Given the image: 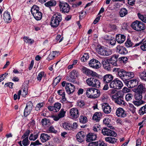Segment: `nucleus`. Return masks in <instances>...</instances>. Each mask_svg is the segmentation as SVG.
Wrapping results in <instances>:
<instances>
[{
  "label": "nucleus",
  "instance_id": "obj_61",
  "mask_svg": "<svg viewBox=\"0 0 146 146\" xmlns=\"http://www.w3.org/2000/svg\"><path fill=\"white\" fill-rule=\"evenodd\" d=\"M56 51H53L52 54H50L47 58L48 60H51L53 59L55 56L54 53H56Z\"/></svg>",
  "mask_w": 146,
  "mask_h": 146
},
{
  "label": "nucleus",
  "instance_id": "obj_25",
  "mask_svg": "<svg viewBox=\"0 0 146 146\" xmlns=\"http://www.w3.org/2000/svg\"><path fill=\"white\" fill-rule=\"evenodd\" d=\"M145 88L142 84H140L136 88H134V91L135 92L143 93L145 91Z\"/></svg>",
  "mask_w": 146,
  "mask_h": 146
},
{
  "label": "nucleus",
  "instance_id": "obj_59",
  "mask_svg": "<svg viewBox=\"0 0 146 146\" xmlns=\"http://www.w3.org/2000/svg\"><path fill=\"white\" fill-rule=\"evenodd\" d=\"M48 130L49 132L52 133H56L57 132V131L55 130L54 127L52 126L49 128Z\"/></svg>",
  "mask_w": 146,
  "mask_h": 146
},
{
  "label": "nucleus",
  "instance_id": "obj_46",
  "mask_svg": "<svg viewBox=\"0 0 146 146\" xmlns=\"http://www.w3.org/2000/svg\"><path fill=\"white\" fill-rule=\"evenodd\" d=\"M22 141V143L24 146L28 145L30 143V141L28 140V138L27 137L23 138Z\"/></svg>",
  "mask_w": 146,
  "mask_h": 146
},
{
  "label": "nucleus",
  "instance_id": "obj_60",
  "mask_svg": "<svg viewBox=\"0 0 146 146\" xmlns=\"http://www.w3.org/2000/svg\"><path fill=\"white\" fill-rule=\"evenodd\" d=\"M90 76H92V77H93V78H94L97 77H98L100 78L99 76H99L96 72H94L93 71H92Z\"/></svg>",
  "mask_w": 146,
  "mask_h": 146
},
{
  "label": "nucleus",
  "instance_id": "obj_31",
  "mask_svg": "<svg viewBox=\"0 0 146 146\" xmlns=\"http://www.w3.org/2000/svg\"><path fill=\"white\" fill-rule=\"evenodd\" d=\"M92 71L84 67H83L82 68V71L83 73L88 76H90Z\"/></svg>",
  "mask_w": 146,
  "mask_h": 146
},
{
  "label": "nucleus",
  "instance_id": "obj_5",
  "mask_svg": "<svg viewBox=\"0 0 146 146\" xmlns=\"http://www.w3.org/2000/svg\"><path fill=\"white\" fill-rule=\"evenodd\" d=\"M131 27L135 30L137 31L143 30L145 29V25L141 21H136L132 23Z\"/></svg>",
  "mask_w": 146,
  "mask_h": 146
},
{
  "label": "nucleus",
  "instance_id": "obj_7",
  "mask_svg": "<svg viewBox=\"0 0 146 146\" xmlns=\"http://www.w3.org/2000/svg\"><path fill=\"white\" fill-rule=\"evenodd\" d=\"M110 86L111 88L119 89L122 87L123 84L121 81L117 79H115L111 82Z\"/></svg>",
  "mask_w": 146,
  "mask_h": 146
},
{
  "label": "nucleus",
  "instance_id": "obj_33",
  "mask_svg": "<svg viewBox=\"0 0 146 146\" xmlns=\"http://www.w3.org/2000/svg\"><path fill=\"white\" fill-rule=\"evenodd\" d=\"M56 4V2L55 0H51L45 3V5L48 7L54 6Z\"/></svg>",
  "mask_w": 146,
  "mask_h": 146
},
{
  "label": "nucleus",
  "instance_id": "obj_32",
  "mask_svg": "<svg viewBox=\"0 0 146 146\" xmlns=\"http://www.w3.org/2000/svg\"><path fill=\"white\" fill-rule=\"evenodd\" d=\"M145 113H146V104L142 107L139 111V113L141 115H143Z\"/></svg>",
  "mask_w": 146,
  "mask_h": 146
},
{
  "label": "nucleus",
  "instance_id": "obj_4",
  "mask_svg": "<svg viewBox=\"0 0 146 146\" xmlns=\"http://www.w3.org/2000/svg\"><path fill=\"white\" fill-rule=\"evenodd\" d=\"M86 82L89 86L98 88L100 86V82L98 79L94 78H90L87 79Z\"/></svg>",
  "mask_w": 146,
  "mask_h": 146
},
{
  "label": "nucleus",
  "instance_id": "obj_62",
  "mask_svg": "<svg viewBox=\"0 0 146 146\" xmlns=\"http://www.w3.org/2000/svg\"><path fill=\"white\" fill-rule=\"evenodd\" d=\"M110 119L109 118H105L103 121L104 123L106 125H109L110 123Z\"/></svg>",
  "mask_w": 146,
  "mask_h": 146
},
{
  "label": "nucleus",
  "instance_id": "obj_41",
  "mask_svg": "<svg viewBox=\"0 0 146 146\" xmlns=\"http://www.w3.org/2000/svg\"><path fill=\"white\" fill-rule=\"evenodd\" d=\"M87 121V118L86 116H81L79 118L80 122L83 124L86 123Z\"/></svg>",
  "mask_w": 146,
  "mask_h": 146
},
{
  "label": "nucleus",
  "instance_id": "obj_26",
  "mask_svg": "<svg viewBox=\"0 0 146 146\" xmlns=\"http://www.w3.org/2000/svg\"><path fill=\"white\" fill-rule=\"evenodd\" d=\"M50 138V136L49 135L45 133L41 134L40 136V139L42 143H44L46 141L49 140Z\"/></svg>",
  "mask_w": 146,
  "mask_h": 146
},
{
  "label": "nucleus",
  "instance_id": "obj_30",
  "mask_svg": "<svg viewBox=\"0 0 146 146\" xmlns=\"http://www.w3.org/2000/svg\"><path fill=\"white\" fill-rule=\"evenodd\" d=\"M105 140L106 141L111 143H114L117 141V139L114 137H108L105 138Z\"/></svg>",
  "mask_w": 146,
  "mask_h": 146
},
{
  "label": "nucleus",
  "instance_id": "obj_20",
  "mask_svg": "<svg viewBox=\"0 0 146 146\" xmlns=\"http://www.w3.org/2000/svg\"><path fill=\"white\" fill-rule=\"evenodd\" d=\"M116 114L118 117H124L126 116L125 111L121 108H119L117 109Z\"/></svg>",
  "mask_w": 146,
  "mask_h": 146
},
{
  "label": "nucleus",
  "instance_id": "obj_39",
  "mask_svg": "<svg viewBox=\"0 0 146 146\" xmlns=\"http://www.w3.org/2000/svg\"><path fill=\"white\" fill-rule=\"evenodd\" d=\"M46 74H44V72L43 71L39 73L37 77V80L39 81L41 80L42 77H45Z\"/></svg>",
  "mask_w": 146,
  "mask_h": 146
},
{
  "label": "nucleus",
  "instance_id": "obj_40",
  "mask_svg": "<svg viewBox=\"0 0 146 146\" xmlns=\"http://www.w3.org/2000/svg\"><path fill=\"white\" fill-rule=\"evenodd\" d=\"M123 99H118L117 100H115V102L117 104L120 105H125L124 101L123 100Z\"/></svg>",
  "mask_w": 146,
  "mask_h": 146
},
{
  "label": "nucleus",
  "instance_id": "obj_51",
  "mask_svg": "<svg viewBox=\"0 0 146 146\" xmlns=\"http://www.w3.org/2000/svg\"><path fill=\"white\" fill-rule=\"evenodd\" d=\"M66 113V111L62 109L61 110L58 114V115L60 118L64 117L65 116Z\"/></svg>",
  "mask_w": 146,
  "mask_h": 146
},
{
  "label": "nucleus",
  "instance_id": "obj_47",
  "mask_svg": "<svg viewBox=\"0 0 146 146\" xmlns=\"http://www.w3.org/2000/svg\"><path fill=\"white\" fill-rule=\"evenodd\" d=\"M107 42L112 45H114L116 42V40L114 37H112L109 40H108V41Z\"/></svg>",
  "mask_w": 146,
  "mask_h": 146
},
{
  "label": "nucleus",
  "instance_id": "obj_63",
  "mask_svg": "<svg viewBox=\"0 0 146 146\" xmlns=\"http://www.w3.org/2000/svg\"><path fill=\"white\" fill-rule=\"evenodd\" d=\"M41 144H42L39 142V140H37L34 142L31 143L30 145H33L35 146L36 145H41Z\"/></svg>",
  "mask_w": 146,
  "mask_h": 146
},
{
  "label": "nucleus",
  "instance_id": "obj_43",
  "mask_svg": "<svg viewBox=\"0 0 146 146\" xmlns=\"http://www.w3.org/2000/svg\"><path fill=\"white\" fill-rule=\"evenodd\" d=\"M139 18L142 21L146 23V15H141L139 13H138L137 14Z\"/></svg>",
  "mask_w": 146,
  "mask_h": 146
},
{
  "label": "nucleus",
  "instance_id": "obj_52",
  "mask_svg": "<svg viewBox=\"0 0 146 146\" xmlns=\"http://www.w3.org/2000/svg\"><path fill=\"white\" fill-rule=\"evenodd\" d=\"M54 109L57 111V112L59 111L61 107V104L59 103H56L54 104Z\"/></svg>",
  "mask_w": 146,
  "mask_h": 146
},
{
  "label": "nucleus",
  "instance_id": "obj_29",
  "mask_svg": "<svg viewBox=\"0 0 146 146\" xmlns=\"http://www.w3.org/2000/svg\"><path fill=\"white\" fill-rule=\"evenodd\" d=\"M100 90L98 89L94 88L92 97L91 98H96L98 97L100 95Z\"/></svg>",
  "mask_w": 146,
  "mask_h": 146
},
{
  "label": "nucleus",
  "instance_id": "obj_12",
  "mask_svg": "<svg viewBox=\"0 0 146 146\" xmlns=\"http://www.w3.org/2000/svg\"><path fill=\"white\" fill-rule=\"evenodd\" d=\"M113 79V76L110 74H106L102 77L101 78L102 81L104 84H108L112 81Z\"/></svg>",
  "mask_w": 146,
  "mask_h": 146
},
{
  "label": "nucleus",
  "instance_id": "obj_23",
  "mask_svg": "<svg viewBox=\"0 0 146 146\" xmlns=\"http://www.w3.org/2000/svg\"><path fill=\"white\" fill-rule=\"evenodd\" d=\"M123 92L121 91H119L112 96V98L115 100L123 99Z\"/></svg>",
  "mask_w": 146,
  "mask_h": 146
},
{
  "label": "nucleus",
  "instance_id": "obj_50",
  "mask_svg": "<svg viewBox=\"0 0 146 146\" xmlns=\"http://www.w3.org/2000/svg\"><path fill=\"white\" fill-rule=\"evenodd\" d=\"M141 49L143 51H146V41H141V45L140 46Z\"/></svg>",
  "mask_w": 146,
  "mask_h": 146
},
{
  "label": "nucleus",
  "instance_id": "obj_44",
  "mask_svg": "<svg viewBox=\"0 0 146 146\" xmlns=\"http://www.w3.org/2000/svg\"><path fill=\"white\" fill-rule=\"evenodd\" d=\"M142 93L135 92V99L137 100H140L142 99Z\"/></svg>",
  "mask_w": 146,
  "mask_h": 146
},
{
  "label": "nucleus",
  "instance_id": "obj_3",
  "mask_svg": "<svg viewBox=\"0 0 146 146\" xmlns=\"http://www.w3.org/2000/svg\"><path fill=\"white\" fill-rule=\"evenodd\" d=\"M39 8L36 5H34L31 8V12L34 18L37 21L40 20L42 18V14L39 11Z\"/></svg>",
  "mask_w": 146,
  "mask_h": 146
},
{
  "label": "nucleus",
  "instance_id": "obj_21",
  "mask_svg": "<svg viewBox=\"0 0 146 146\" xmlns=\"http://www.w3.org/2000/svg\"><path fill=\"white\" fill-rule=\"evenodd\" d=\"M125 36L123 35L118 34L116 36V40L120 44L123 43L125 40Z\"/></svg>",
  "mask_w": 146,
  "mask_h": 146
},
{
  "label": "nucleus",
  "instance_id": "obj_18",
  "mask_svg": "<svg viewBox=\"0 0 146 146\" xmlns=\"http://www.w3.org/2000/svg\"><path fill=\"white\" fill-rule=\"evenodd\" d=\"M86 137V141L87 142H90L95 140L97 137V136L95 134L93 133H90L87 135Z\"/></svg>",
  "mask_w": 146,
  "mask_h": 146
},
{
  "label": "nucleus",
  "instance_id": "obj_19",
  "mask_svg": "<svg viewBox=\"0 0 146 146\" xmlns=\"http://www.w3.org/2000/svg\"><path fill=\"white\" fill-rule=\"evenodd\" d=\"M85 135V134L83 131L78 132L76 135L77 140L78 142L80 143L82 142L84 140Z\"/></svg>",
  "mask_w": 146,
  "mask_h": 146
},
{
  "label": "nucleus",
  "instance_id": "obj_54",
  "mask_svg": "<svg viewBox=\"0 0 146 146\" xmlns=\"http://www.w3.org/2000/svg\"><path fill=\"white\" fill-rule=\"evenodd\" d=\"M38 137L37 134L34 135L33 134H31L29 137V139L31 141H35L37 138Z\"/></svg>",
  "mask_w": 146,
  "mask_h": 146
},
{
  "label": "nucleus",
  "instance_id": "obj_6",
  "mask_svg": "<svg viewBox=\"0 0 146 146\" xmlns=\"http://www.w3.org/2000/svg\"><path fill=\"white\" fill-rule=\"evenodd\" d=\"M96 51L99 54L104 56H109L112 53L111 50L102 46L97 48Z\"/></svg>",
  "mask_w": 146,
  "mask_h": 146
},
{
  "label": "nucleus",
  "instance_id": "obj_53",
  "mask_svg": "<svg viewBox=\"0 0 146 146\" xmlns=\"http://www.w3.org/2000/svg\"><path fill=\"white\" fill-rule=\"evenodd\" d=\"M44 105V102L39 103H38L35 107V110L36 111H38L40 109L43 107Z\"/></svg>",
  "mask_w": 146,
  "mask_h": 146
},
{
  "label": "nucleus",
  "instance_id": "obj_37",
  "mask_svg": "<svg viewBox=\"0 0 146 146\" xmlns=\"http://www.w3.org/2000/svg\"><path fill=\"white\" fill-rule=\"evenodd\" d=\"M41 122L43 126L47 125L48 126L50 123V120L46 118L42 119Z\"/></svg>",
  "mask_w": 146,
  "mask_h": 146
},
{
  "label": "nucleus",
  "instance_id": "obj_64",
  "mask_svg": "<svg viewBox=\"0 0 146 146\" xmlns=\"http://www.w3.org/2000/svg\"><path fill=\"white\" fill-rule=\"evenodd\" d=\"M48 108L50 111H52L54 112H57V111L54 109V106H48Z\"/></svg>",
  "mask_w": 146,
  "mask_h": 146
},
{
  "label": "nucleus",
  "instance_id": "obj_57",
  "mask_svg": "<svg viewBox=\"0 0 146 146\" xmlns=\"http://www.w3.org/2000/svg\"><path fill=\"white\" fill-rule=\"evenodd\" d=\"M130 108L129 109L130 111L134 114L135 113L136 108L133 104H131L129 106Z\"/></svg>",
  "mask_w": 146,
  "mask_h": 146
},
{
  "label": "nucleus",
  "instance_id": "obj_34",
  "mask_svg": "<svg viewBox=\"0 0 146 146\" xmlns=\"http://www.w3.org/2000/svg\"><path fill=\"white\" fill-rule=\"evenodd\" d=\"M63 126L64 128L68 130L72 129V124L69 123H64L63 124Z\"/></svg>",
  "mask_w": 146,
  "mask_h": 146
},
{
  "label": "nucleus",
  "instance_id": "obj_28",
  "mask_svg": "<svg viewBox=\"0 0 146 146\" xmlns=\"http://www.w3.org/2000/svg\"><path fill=\"white\" fill-rule=\"evenodd\" d=\"M94 88H86V94L88 98H91L92 97V95L94 92Z\"/></svg>",
  "mask_w": 146,
  "mask_h": 146
},
{
  "label": "nucleus",
  "instance_id": "obj_2",
  "mask_svg": "<svg viewBox=\"0 0 146 146\" xmlns=\"http://www.w3.org/2000/svg\"><path fill=\"white\" fill-rule=\"evenodd\" d=\"M62 20V15L60 13H57L54 14L50 21V24L51 26L53 28L57 27L59 25Z\"/></svg>",
  "mask_w": 146,
  "mask_h": 146
},
{
  "label": "nucleus",
  "instance_id": "obj_56",
  "mask_svg": "<svg viewBox=\"0 0 146 146\" xmlns=\"http://www.w3.org/2000/svg\"><path fill=\"white\" fill-rule=\"evenodd\" d=\"M61 78L59 76H58L55 78L53 81V84L54 85H56L59 83L60 80Z\"/></svg>",
  "mask_w": 146,
  "mask_h": 146
},
{
  "label": "nucleus",
  "instance_id": "obj_1",
  "mask_svg": "<svg viewBox=\"0 0 146 146\" xmlns=\"http://www.w3.org/2000/svg\"><path fill=\"white\" fill-rule=\"evenodd\" d=\"M113 69L114 71L118 72L119 77L129 88H132L137 85L138 82L136 79H133L127 81L134 77V74L133 72H127L123 69L117 68H115Z\"/></svg>",
  "mask_w": 146,
  "mask_h": 146
},
{
  "label": "nucleus",
  "instance_id": "obj_14",
  "mask_svg": "<svg viewBox=\"0 0 146 146\" xmlns=\"http://www.w3.org/2000/svg\"><path fill=\"white\" fill-rule=\"evenodd\" d=\"M118 57V55L115 54L112 56L111 58L107 59L111 65L115 66L117 65V61Z\"/></svg>",
  "mask_w": 146,
  "mask_h": 146
},
{
  "label": "nucleus",
  "instance_id": "obj_27",
  "mask_svg": "<svg viewBox=\"0 0 146 146\" xmlns=\"http://www.w3.org/2000/svg\"><path fill=\"white\" fill-rule=\"evenodd\" d=\"M102 115L101 113L96 112L93 115L92 119L96 122H98L100 120Z\"/></svg>",
  "mask_w": 146,
  "mask_h": 146
},
{
  "label": "nucleus",
  "instance_id": "obj_49",
  "mask_svg": "<svg viewBox=\"0 0 146 146\" xmlns=\"http://www.w3.org/2000/svg\"><path fill=\"white\" fill-rule=\"evenodd\" d=\"M89 58L88 53H84V55L81 58V60L82 62H85Z\"/></svg>",
  "mask_w": 146,
  "mask_h": 146
},
{
  "label": "nucleus",
  "instance_id": "obj_48",
  "mask_svg": "<svg viewBox=\"0 0 146 146\" xmlns=\"http://www.w3.org/2000/svg\"><path fill=\"white\" fill-rule=\"evenodd\" d=\"M145 102L143 100L139 101H135L133 102L134 104L137 106L141 104H145Z\"/></svg>",
  "mask_w": 146,
  "mask_h": 146
},
{
  "label": "nucleus",
  "instance_id": "obj_15",
  "mask_svg": "<svg viewBox=\"0 0 146 146\" xmlns=\"http://www.w3.org/2000/svg\"><path fill=\"white\" fill-rule=\"evenodd\" d=\"M117 52L122 55H125L128 53L126 48L123 46L118 45L116 48Z\"/></svg>",
  "mask_w": 146,
  "mask_h": 146
},
{
  "label": "nucleus",
  "instance_id": "obj_17",
  "mask_svg": "<svg viewBox=\"0 0 146 146\" xmlns=\"http://www.w3.org/2000/svg\"><path fill=\"white\" fill-rule=\"evenodd\" d=\"M102 63L104 69L108 71H109L111 70V65L110 63H109L108 59L106 60H103L102 61Z\"/></svg>",
  "mask_w": 146,
  "mask_h": 146
},
{
  "label": "nucleus",
  "instance_id": "obj_58",
  "mask_svg": "<svg viewBox=\"0 0 146 146\" xmlns=\"http://www.w3.org/2000/svg\"><path fill=\"white\" fill-rule=\"evenodd\" d=\"M30 133V131L29 130H27L22 136L21 138L23 139L27 137L28 138V136Z\"/></svg>",
  "mask_w": 146,
  "mask_h": 146
},
{
  "label": "nucleus",
  "instance_id": "obj_22",
  "mask_svg": "<svg viewBox=\"0 0 146 146\" xmlns=\"http://www.w3.org/2000/svg\"><path fill=\"white\" fill-rule=\"evenodd\" d=\"M3 19L4 21L7 23H10L11 21L10 15L7 11L5 12L3 15Z\"/></svg>",
  "mask_w": 146,
  "mask_h": 146
},
{
  "label": "nucleus",
  "instance_id": "obj_9",
  "mask_svg": "<svg viewBox=\"0 0 146 146\" xmlns=\"http://www.w3.org/2000/svg\"><path fill=\"white\" fill-rule=\"evenodd\" d=\"M88 64L90 67L96 69L99 68L101 66L100 62L95 59L91 60L89 62Z\"/></svg>",
  "mask_w": 146,
  "mask_h": 146
},
{
  "label": "nucleus",
  "instance_id": "obj_24",
  "mask_svg": "<svg viewBox=\"0 0 146 146\" xmlns=\"http://www.w3.org/2000/svg\"><path fill=\"white\" fill-rule=\"evenodd\" d=\"M102 107L104 113L106 114L109 113L111 111V108L108 104L104 103Z\"/></svg>",
  "mask_w": 146,
  "mask_h": 146
},
{
  "label": "nucleus",
  "instance_id": "obj_55",
  "mask_svg": "<svg viewBox=\"0 0 146 146\" xmlns=\"http://www.w3.org/2000/svg\"><path fill=\"white\" fill-rule=\"evenodd\" d=\"M125 44L126 46L129 47L132 46L133 44L131 40L128 38L127 41L125 42Z\"/></svg>",
  "mask_w": 146,
  "mask_h": 146
},
{
  "label": "nucleus",
  "instance_id": "obj_10",
  "mask_svg": "<svg viewBox=\"0 0 146 146\" xmlns=\"http://www.w3.org/2000/svg\"><path fill=\"white\" fill-rule=\"evenodd\" d=\"M102 133L105 135L115 137L117 134L114 131L107 128H103L102 131Z\"/></svg>",
  "mask_w": 146,
  "mask_h": 146
},
{
  "label": "nucleus",
  "instance_id": "obj_11",
  "mask_svg": "<svg viewBox=\"0 0 146 146\" xmlns=\"http://www.w3.org/2000/svg\"><path fill=\"white\" fill-rule=\"evenodd\" d=\"M33 106V104L31 102L29 101L27 103L24 113L25 117L27 116L30 114L32 109Z\"/></svg>",
  "mask_w": 146,
  "mask_h": 146
},
{
  "label": "nucleus",
  "instance_id": "obj_42",
  "mask_svg": "<svg viewBox=\"0 0 146 146\" xmlns=\"http://www.w3.org/2000/svg\"><path fill=\"white\" fill-rule=\"evenodd\" d=\"M77 73L76 70H73L71 72L70 76L72 79L76 78L77 76Z\"/></svg>",
  "mask_w": 146,
  "mask_h": 146
},
{
  "label": "nucleus",
  "instance_id": "obj_8",
  "mask_svg": "<svg viewBox=\"0 0 146 146\" xmlns=\"http://www.w3.org/2000/svg\"><path fill=\"white\" fill-rule=\"evenodd\" d=\"M59 6L61 11L64 13H68L70 11V7L69 4L65 2H60Z\"/></svg>",
  "mask_w": 146,
  "mask_h": 146
},
{
  "label": "nucleus",
  "instance_id": "obj_35",
  "mask_svg": "<svg viewBox=\"0 0 146 146\" xmlns=\"http://www.w3.org/2000/svg\"><path fill=\"white\" fill-rule=\"evenodd\" d=\"M127 14V9L125 8L121 9L119 12L120 16L123 17L125 16Z\"/></svg>",
  "mask_w": 146,
  "mask_h": 146
},
{
  "label": "nucleus",
  "instance_id": "obj_16",
  "mask_svg": "<svg viewBox=\"0 0 146 146\" xmlns=\"http://www.w3.org/2000/svg\"><path fill=\"white\" fill-rule=\"evenodd\" d=\"M70 116L73 119H76L79 116L78 111L77 108H72L70 109Z\"/></svg>",
  "mask_w": 146,
  "mask_h": 146
},
{
  "label": "nucleus",
  "instance_id": "obj_13",
  "mask_svg": "<svg viewBox=\"0 0 146 146\" xmlns=\"http://www.w3.org/2000/svg\"><path fill=\"white\" fill-rule=\"evenodd\" d=\"M65 89L66 92L69 94L73 93L75 90L74 86L72 84L69 83H66Z\"/></svg>",
  "mask_w": 146,
  "mask_h": 146
},
{
  "label": "nucleus",
  "instance_id": "obj_38",
  "mask_svg": "<svg viewBox=\"0 0 146 146\" xmlns=\"http://www.w3.org/2000/svg\"><path fill=\"white\" fill-rule=\"evenodd\" d=\"M125 98L127 101H131L133 98V95L131 93L127 94L126 95Z\"/></svg>",
  "mask_w": 146,
  "mask_h": 146
},
{
  "label": "nucleus",
  "instance_id": "obj_45",
  "mask_svg": "<svg viewBox=\"0 0 146 146\" xmlns=\"http://www.w3.org/2000/svg\"><path fill=\"white\" fill-rule=\"evenodd\" d=\"M94 146H105L104 143L103 142L99 141L98 142H92Z\"/></svg>",
  "mask_w": 146,
  "mask_h": 146
},
{
  "label": "nucleus",
  "instance_id": "obj_36",
  "mask_svg": "<svg viewBox=\"0 0 146 146\" xmlns=\"http://www.w3.org/2000/svg\"><path fill=\"white\" fill-rule=\"evenodd\" d=\"M139 75L141 79L145 81H146V72L143 71L142 72H140L139 73Z\"/></svg>",
  "mask_w": 146,
  "mask_h": 146
}]
</instances>
